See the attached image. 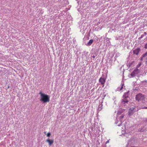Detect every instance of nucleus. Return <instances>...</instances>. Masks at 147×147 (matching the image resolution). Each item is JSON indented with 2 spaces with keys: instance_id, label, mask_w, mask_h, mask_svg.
Masks as SVG:
<instances>
[{
  "instance_id": "1",
  "label": "nucleus",
  "mask_w": 147,
  "mask_h": 147,
  "mask_svg": "<svg viewBox=\"0 0 147 147\" xmlns=\"http://www.w3.org/2000/svg\"><path fill=\"white\" fill-rule=\"evenodd\" d=\"M39 94L40 95V100L43 103H45L49 102V97L48 95L42 93L41 91L39 92Z\"/></svg>"
},
{
  "instance_id": "2",
  "label": "nucleus",
  "mask_w": 147,
  "mask_h": 147,
  "mask_svg": "<svg viewBox=\"0 0 147 147\" xmlns=\"http://www.w3.org/2000/svg\"><path fill=\"white\" fill-rule=\"evenodd\" d=\"M145 98V96L144 95L139 93L136 95V99L138 101H139L142 100H144Z\"/></svg>"
},
{
  "instance_id": "3",
  "label": "nucleus",
  "mask_w": 147,
  "mask_h": 147,
  "mask_svg": "<svg viewBox=\"0 0 147 147\" xmlns=\"http://www.w3.org/2000/svg\"><path fill=\"white\" fill-rule=\"evenodd\" d=\"M140 60L141 61L144 60L146 62V63L147 65V51L142 55V57H141Z\"/></svg>"
},
{
  "instance_id": "4",
  "label": "nucleus",
  "mask_w": 147,
  "mask_h": 147,
  "mask_svg": "<svg viewBox=\"0 0 147 147\" xmlns=\"http://www.w3.org/2000/svg\"><path fill=\"white\" fill-rule=\"evenodd\" d=\"M123 99H122L121 100V103L122 105L123 106H125L124 104L125 103H127L129 102V98H123Z\"/></svg>"
},
{
  "instance_id": "5",
  "label": "nucleus",
  "mask_w": 147,
  "mask_h": 147,
  "mask_svg": "<svg viewBox=\"0 0 147 147\" xmlns=\"http://www.w3.org/2000/svg\"><path fill=\"white\" fill-rule=\"evenodd\" d=\"M106 79L101 77L99 79V82L102 85H104Z\"/></svg>"
},
{
  "instance_id": "6",
  "label": "nucleus",
  "mask_w": 147,
  "mask_h": 147,
  "mask_svg": "<svg viewBox=\"0 0 147 147\" xmlns=\"http://www.w3.org/2000/svg\"><path fill=\"white\" fill-rule=\"evenodd\" d=\"M140 51V49L139 48H137L135 50H133V52L134 54L136 55H138Z\"/></svg>"
},
{
  "instance_id": "7",
  "label": "nucleus",
  "mask_w": 147,
  "mask_h": 147,
  "mask_svg": "<svg viewBox=\"0 0 147 147\" xmlns=\"http://www.w3.org/2000/svg\"><path fill=\"white\" fill-rule=\"evenodd\" d=\"M129 92V91H128V92L125 93L123 96V98H129L128 96Z\"/></svg>"
},
{
  "instance_id": "8",
  "label": "nucleus",
  "mask_w": 147,
  "mask_h": 147,
  "mask_svg": "<svg viewBox=\"0 0 147 147\" xmlns=\"http://www.w3.org/2000/svg\"><path fill=\"white\" fill-rule=\"evenodd\" d=\"M46 142H48L49 145L50 146H51L53 142V140H51L49 139H48L46 140Z\"/></svg>"
},
{
  "instance_id": "9",
  "label": "nucleus",
  "mask_w": 147,
  "mask_h": 147,
  "mask_svg": "<svg viewBox=\"0 0 147 147\" xmlns=\"http://www.w3.org/2000/svg\"><path fill=\"white\" fill-rule=\"evenodd\" d=\"M125 109H120L117 112V114L118 115H121L122 113L125 111Z\"/></svg>"
},
{
  "instance_id": "10",
  "label": "nucleus",
  "mask_w": 147,
  "mask_h": 147,
  "mask_svg": "<svg viewBox=\"0 0 147 147\" xmlns=\"http://www.w3.org/2000/svg\"><path fill=\"white\" fill-rule=\"evenodd\" d=\"M93 41L94 40L93 39L90 40L86 44V45L87 46H90L93 42Z\"/></svg>"
},
{
  "instance_id": "11",
  "label": "nucleus",
  "mask_w": 147,
  "mask_h": 147,
  "mask_svg": "<svg viewBox=\"0 0 147 147\" xmlns=\"http://www.w3.org/2000/svg\"><path fill=\"white\" fill-rule=\"evenodd\" d=\"M123 85H124L123 83L121 84V87H118L117 88V91H119L122 90V89L123 88Z\"/></svg>"
},
{
  "instance_id": "12",
  "label": "nucleus",
  "mask_w": 147,
  "mask_h": 147,
  "mask_svg": "<svg viewBox=\"0 0 147 147\" xmlns=\"http://www.w3.org/2000/svg\"><path fill=\"white\" fill-rule=\"evenodd\" d=\"M140 70L137 69H135L133 71L134 73H135L136 75L139 72Z\"/></svg>"
},
{
  "instance_id": "13",
  "label": "nucleus",
  "mask_w": 147,
  "mask_h": 147,
  "mask_svg": "<svg viewBox=\"0 0 147 147\" xmlns=\"http://www.w3.org/2000/svg\"><path fill=\"white\" fill-rule=\"evenodd\" d=\"M134 111H131L129 110V111L128 112L129 115V116H130L131 115L134 114Z\"/></svg>"
},
{
  "instance_id": "14",
  "label": "nucleus",
  "mask_w": 147,
  "mask_h": 147,
  "mask_svg": "<svg viewBox=\"0 0 147 147\" xmlns=\"http://www.w3.org/2000/svg\"><path fill=\"white\" fill-rule=\"evenodd\" d=\"M131 77L132 78L133 77H134L135 76H136V74L135 73H134V72L133 71L132 73H131V74H130Z\"/></svg>"
},
{
  "instance_id": "15",
  "label": "nucleus",
  "mask_w": 147,
  "mask_h": 147,
  "mask_svg": "<svg viewBox=\"0 0 147 147\" xmlns=\"http://www.w3.org/2000/svg\"><path fill=\"white\" fill-rule=\"evenodd\" d=\"M138 131L140 132H143L144 131V129L143 128H140Z\"/></svg>"
},
{
  "instance_id": "16",
  "label": "nucleus",
  "mask_w": 147,
  "mask_h": 147,
  "mask_svg": "<svg viewBox=\"0 0 147 147\" xmlns=\"http://www.w3.org/2000/svg\"><path fill=\"white\" fill-rule=\"evenodd\" d=\"M135 109V108L134 107H131L130 108V109H129V110L131 111H134Z\"/></svg>"
},
{
  "instance_id": "17",
  "label": "nucleus",
  "mask_w": 147,
  "mask_h": 147,
  "mask_svg": "<svg viewBox=\"0 0 147 147\" xmlns=\"http://www.w3.org/2000/svg\"><path fill=\"white\" fill-rule=\"evenodd\" d=\"M124 114H122L119 117L120 119H123L124 117Z\"/></svg>"
},
{
  "instance_id": "18",
  "label": "nucleus",
  "mask_w": 147,
  "mask_h": 147,
  "mask_svg": "<svg viewBox=\"0 0 147 147\" xmlns=\"http://www.w3.org/2000/svg\"><path fill=\"white\" fill-rule=\"evenodd\" d=\"M51 135V133L50 132H48L47 134V136L48 137H49Z\"/></svg>"
},
{
  "instance_id": "19",
  "label": "nucleus",
  "mask_w": 147,
  "mask_h": 147,
  "mask_svg": "<svg viewBox=\"0 0 147 147\" xmlns=\"http://www.w3.org/2000/svg\"><path fill=\"white\" fill-rule=\"evenodd\" d=\"M145 35H144V34H142L141 36V37L140 38H139V39H141L142 38H143L144 36Z\"/></svg>"
},
{
  "instance_id": "20",
  "label": "nucleus",
  "mask_w": 147,
  "mask_h": 147,
  "mask_svg": "<svg viewBox=\"0 0 147 147\" xmlns=\"http://www.w3.org/2000/svg\"><path fill=\"white\" fill-rule=\"evenodd\" d=\"M144 48L146 49H147V43L145 45Z\"/></svg>"
},
{
  "instance_id": "21",
  "label": "nucleus",
  "mask_w": 147,
  "mask_h": 147,
  "mask_svg": "<svg viewBox=\"0 0 147 147\" xmlns=\"http://www.w3.org/2000/svg\"><path fill=\"white\" fill-rule=\"evenodd\" d=\"M142 109H147V107H144V108H142Z\"/></svg>"
},
{
  "instance_id": "22",
  "label": "nucleus",
  "mask_w": 147,
  "mask_h": 147,
  "mask_svg": "<svg viewBox=\"0 0 147 147\" xmlns=\"http://www.w3.org/2000/svg\"><path fill=\"white\" fill-rule=\"evenodd\" d=\"M118 123V121H116L115 122V124H117Z\"/></svg>"
},
{
  "instance_id": "23",
  "label": "nucleus",
  "mask_w": 147,
  "mask_h": 147,
  "mask_svg": "<svg viewBox=\"0 0 147 147\" xmlns=\"http://www.w3.org/2000/svg\"><path fill=\"white\" fill-rule=\"evenodd\" d=\"M144 35L145 36L146 35V34H147V33H146V32H144Z\"/></svg>"
},
{
  "instance_id": "24",
  "label": "nucleus",
  "mask_w": 147,
  "mask_h": 147,
  "mask_svg": "<svg viewBox=\"0 0 147 147\" xmlns=\"http://www.w3.org/2000/svg\"><path fill=\"white\" fill-rule=\"evenodd\" d=\"M93 58H95V56H94V55H93L92 57Z\"/></svg>"
},
{
  "instance_id": "25",
  "label": "nucleus",
  "mask_w": 147,
  "mask_h": 147,
  "mask_svg": "<svg viewBox=\"0 0 147 147\" xmlns=\"http://www.w3.org/2000/svg\"><path fill=\"white\" fill-rule=\"evenodd\" d=\"M109 142V141H107L106 142V144H107V143H108Z\"/></svg>"
},
{
  "instance_id": "26",
  "label": "nucleus",
  "mask_w": 147,
  "mask_h": 147,
  "mask_svg": "<svg viewBox=\"0 0 147 147\" xmlns=\"http://www.w3.org/2000/svg\"><path fill=\"white\" fill-rule=\"evenodd\" d=\"M121 125V124L119 125H118V126H120Z\"/></svg>"
},
{
  "instance_id": "27",
  "label": "nucleus",
  "mask_w": 147,
  "mask_h": 147,
  "mask_svg": "<svg viewBox=\"0 0 147 147\" xmlns=\"http://www.w3.org/2000/svg\"><path fill=\"white\" fill-rule=\"evenodd\" d=\"M46 133V132H45V131H44V133L45 134V133Z\"/></svg>"
},
{
  "instance_id": "28",
  "label": "nucleus",
  "mask_w": 147,
  "mask_h": 147,
  "mask_svg": "<svg viewBox=\"0 0 147 147\" xmlns=\"http://www.w3.org/2000/svg\"><path fill=\"white\" fill-rule=\"evenodd\" d=\"M145 82H147V81H146H146H145Z\"/></svg>"
}]
</instances>
